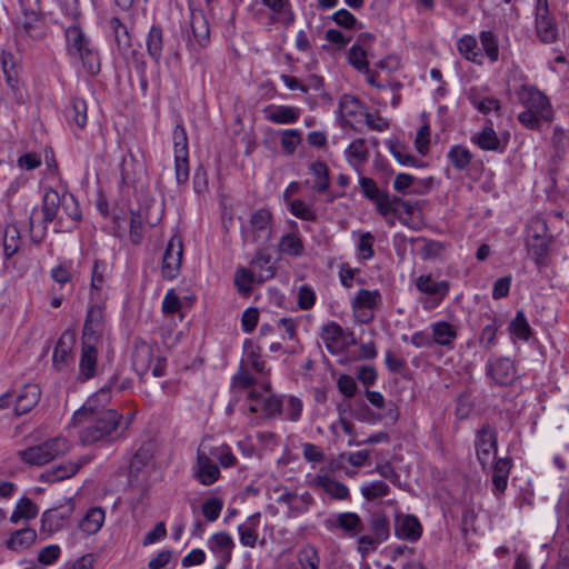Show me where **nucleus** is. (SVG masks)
<instances>
[{"mask_svg":"<svg viewBox=\"0 0 569 569\" xmlns=\"http://www.w3.org/2000/svg\"><path fill=\"white\" fill-rule=\"evenodd\" d=\"M59 204H61L64 213L74 222H79L82 219V212L77 199L69 193H64L62 197L54 190L46 192L43 197L42 206V223L43 229H47L48 223L52 222L58 213Z\"/></svg>","mask_w":569,"mask_h":569,"instance_id":"7","label":"nucleus"},{"mask_svg":"<svg viewBox=\"0 0 569 569\" xmlns=\"http://www.w3.org/2000/svg\"><path fill=\"white\" fill-rule=\"evenodd\" d=\"M243 366L252 369L261 377L269 376L270 370L267 368L266 361L262 359L260 347L256 346L251 340L247 339L243 342Z\"/></svg>","mask_w":569,"mask_h":569,"instance_id":"32","label":"nucleus"},{"mask_svg":"<svg viewBox=\"0 0 569 569\" xmlns=\"http://www.w3.org/2000/svg\"><path fill=\"white\" fill-rule=\"evenodd\" d=\"M249 400H256V403L250 405L249 409L251 412H258L260 410L259 406L261 405V410L268 418H272L282 413V396L259 397L257 392L251 391L249 393Z\"/></svg>","mask_w":569,"mask_h":569,"instance_id":"31","label":"nucleus"},{"mask_svg":"<svg viewBox=\"0 0 569 569\" xmlns=\"http://www.w3.org/2000/svg\"><path fill=\"white\" fill-rule=\"evenodd\" d=\"M547 223L541 218H533L528 224L527 252L539 268L546 264L549 252L550 240L547 236Z\"/></svg>","mask_w":569,"mask_h":569,"instance_id":"8","label":"nucleus"},{"mask_svg":"<svg viewBox=\"0 0 569 569\" xmlns=\"http://www.w3.org/2000/svg\"><path fill=\"white\" fill-rule=\"evenodd\" d=\"M348 162L356 169L366 163L369 159L370 152L367 148V142L362 138L353 140L345 151Z\"/></svg>","mask_w":569,"mask_h":569,"instance_id":"44","label":"nucleus"},{"mask_svg":"<svg viewBox=\"0 0 569 569\" xmlns=\"http://www.w3.org/2000/svg\"><path fill=\"white\" fill-rule=\"evenodd\" d=\"M267 121L274 124H292L296 123L300 116L301 109L287 104H269L262 110Z\"/></svg>","mask_w":569,"mask_h":569,"instance_id":"23","label":"nucleus"},{"mask_svg":"<svg viewBox=\"0 0 569 569\" xmlns=\"http://www.w3.org/2000/svg\"><path fill=\"white\" fill-rule=\"evenodd\" d=\"M86 416V419L77 423H71L72 427H82L79 432V439L82 445L89 446L98 441H110L117 432L122 415L117 410H102L100 413Z\"/></svg>","mask_w":569,"mask_h":569,"instance_id":"2","label":"nucleus"},{"mask_svg":"<svg viewBox=\"0 0 569 569\" xmlns=\"http://www.w3.org/2000/svg\"><path fill=\"white\" fill-rule=\"evenodd\" d=\"M258 281L256 273L246 267H238L234 272L233 283L241 296H249L253 283Z\"/></svg>","mask_w":569,"mask_h":569,"instance_id":"50","label":"nucleus"},{"mask_svg":"<svg viewBox=\"0 0 569 569\" xmlns=\"http://www.w3.org/2000/svg\"><path fill=\"white\" fill-rule=\"evenodd\" d=\"M69 451L70 442L67 438L59 436L50 438L39 445L19 450L17 456L22 462L39 467L67 455Z\"/></svg>","mask_w":569,"mask_h":569,"instance_id":"4","label":"nucleus"},{"mask_svg":"<svg viewBox=\"0 0 569 569\" xmlns=\"http://www.w3.org/2000/svg\"><path fill=\"white\" fill-rule=\"evenodd\" d=\"M339 110L345 121L350 126L353 120L365 114V109L360 100L350 94H343L340 98Z\"/></svg>","mask_w":569,"mask_h":569,"instance_id":"46","label":"nucleus"},{"mask_svg":"<svg viewBox=\"0 0 569 569\" xmlns=\"http://www.w3.org/2000/svg\"><path fill=\"white\" fill-rule=\"evenodd\" d=\"M419 241L421 242L419 254L422 260L440 259L446 251V244L440 241L426 238H421Z\"/></svg>","mask_w":569,"mask_h":569,"instance_id":"56","label":"nucleus"},{"mask_svg":"<svg viewBox=\"0 0 569 569\" xmlns=\"http://www.w3.org/2000/svg\"><path fill=\"white\" fill-rule=\"evenodd\" d=\"M183 253L182 241L173 236L167 243L161 266V274L164 279L173 280L180 273Z\"/></svg>","mask_w":569,"mask_h":569,"instance_id":"14","label":"nucleus"},{"mask_svg":"<svg viewBox=\"0 0 569 569\" xmlns=\"http://www.w3.org/2000/svg\"><path fill=\"white\" fill-rule=\"evenodd\" d=\"M64 36L69 57L80 61L89 74H97L100 71L99 53L91 46L90 39L84 34L79 24L72 23L66 28Z\"/></svg>","mask_w":569,"mask_h":569,"instance_id":"3","label":"nucleus"},{"mask_svg":"<svg viewBox=\"0 0 569 569\" xmlns=\"http://www.w3.org/2000/svg\"><path fill=\"white\" fill-rule=\"evenodd\" d=\"M395 535L399 539L416 542L422 535V526L416 516L399 513L395 519Z\"/></svg>","mask_w":569,"mask_h":569,"instance_id":"22","label":"nucleus"},{"mask_svg":"<svg viewBox=\"0 0 569 569\" xmlns=\"http://www.w3.org/2000/svg\"><path fill=\"white\" fill-rule=\"evenodd\" d=\"M472 159V152L462 144H453L447 152L448 162L459 172L468 170Z\"/></svg>","mask_w":569,"mask_h":569,"instance_id":"43","label":"nucleus"},{"mask_svg":"<svg viewBox=\"0 0 569 569\" xmlns=\"http://www.w3.org/2000/svg\"><path fill=\"white\" fill-rule=\"evenodd\" d=\"M433 343L448 350L455 348L458 338V327L448 321H436L430 325Z\"/></svg>","mask_w":569,"mask_h":569,"instance_id":"29","label":"nucleus"},{"mask_svg":"<svg viewBox=\"0 0 569 569\" xmlns=\"http://www.w3.org/2000/svg\"><path fill=\"white\" fill-rule=\"evenodd\" d=\"M193 475L201 485L210 486L220 478V469L210 453L207 455L201 449H198Z\"/></svg>","mask_w":569,"mask_h":569,"instance_id":"18","label":"nucleus"},{"mask_svg":"<svg viewBox=\"0 0 569 569\" xmlns=\"http://www.w3.org/2000/svg\"><path fill=\"white\" fill-rule=\"evenodd\" d=\"M96 343L81 341L78 379L82 382L96 376L98 359Z\"/></svg>","mask_w":569,"mask_h":569,"instance_id":"24","label":"nucleus"},{"mask_svg":"<svg viewBox=\"0 0 569 569\" xmlns=\"http://www.w3.org/2000/svg\"><path fill=\"white\" fill-rule=\"evenodd\" d=\"M381 293L379 290L360 289L350 300V307L355 320L359 323L367 325L375 318V309L381 302Z\"/></svg>","mask_w":569,"mask_h":569,"instance_id":"9","label":"nucleus"},{"mask_svg":"<svg viewBox=\"0 0 569 569\" xmlns=\"http://www.w3.org/2000/svg\"><path fill=\"white\" fill-rule=\"evenodd\" d=\"M73 511L74 503L72 499H68L64 505L44 511L41 517L43 531L52 533L61 530L68 523Z\"/></svg>","mask_w":569,"mask_h":569,"instance_id":"17","label":"nucleus"},{"mask_svg":"<svg viewBox=\"0 0 569 569\" xmlns=\"http://www.w3.org/2000/svg\"><path fill=\"white\" fill-rule=\"evenodd\" d=\"M479 325L481 327L478 336L479 346L485 350H490L498 345L497 332L502 326V321L492 312H485L479 316Z\"/></svg>","mask_w":569,"mask_h":569,"instance_id":"19","label":"nucleus"},{"mask_svg":"<svg viewBox=\"0 0 569 569\" xmlns=\"http://www.w3.org/2000/svg\"><path fill=\"white\" fill-rule=\"evenodd\" d=\"M174 171L178 184H184L189 179V148L186 129L177 124L172 131Z\"/></svg>","mask_w":569,"mask_h":569,"instance_id":"10","label":"nucleus"},{"mask_svg":"<svg viewBox=\"0 0 569 569\" xmlns=\"http://www.w3.org/2000/svg\"><path fill=\"white\" fill-rule=\"evenodd\" d=\"M88 460L86 458H81L78 461H66L58 466L52 467L51 469L47 470L42 478L47 481L56 482L61 481L64 479H68L72 476H74L79 469L87 463Z\"/></svg>","mask_w":569,"mask_h":569,"instance_id":"40","label":"nucleus"},{"mask_svg":"<svg viewBox=\"0 0 569 569\" xmlns=\"http://www.w3.org/2000/svg\"><path fill=\"white\" fill-rule=\"evenodd\" d=\"M106 511L101 507H92L79 521L77 529L70 535L69 543L76 546L80 540L96 535L103 526Z\"/></svg>","mask_w":569,"mask_h":569,"instance_id":"12","label":"nucleus"},{"mask_svg":"<svg viewBox=\"0 0 569 569\" xmlns=\"http://www.w3.org/2000/svg\"><path fill=\"white\" fill-rule=\"evenodd\" d=\"M67 117L69 122L83 129L87 124V102L81 98H74Z\"/></svg>","mask_w":569,"mask_h":569,"instance_id":"61","label":"nucleus"},{"mask_svg":"<svg viewBox=\"0 0 569 569\" xmlns=\"http://www.w3.org/2000/svg\"><path fill=\"white\" fill-rule=\"evenodd\" d=\"M22 244L20 231L16 224H7L2 236L3 256L12 258Z\"/></svg>","mask_w":569,"mask_h":569,"instance_id":"47","label":"nucleus"},{"mask_svg":"<svg viewBox=\"0 0 569 569\" xmlns=\"http://www.w3.org/2000/svg\"><path fill=\"white\" fill-rule=\"evenodd\" d=\"M313 485L337 500H346L350 496L349 489L345 483L337 481L327 475L316 476Z\"/></svg>","mask_w":569,"mask_h":569,"instance_id":"41","label":"nucleus"},{"mask_svg":"<svg viewBox=\"0 0 569 569\" xmlns=\"http://www.w3.org/2000/svg\"><path fill=\"white\" fill-rule=\"evenodd\" d=\"M108 279V264L102 260H96L91 271L90 295L91 299H98L99 292L104 288Z\"/></svg>","mask_w":569,"mask_h":569,"instance_id":"48","label":"nucleus"},{"mask_svg":"<svg viewBox=\"0 0 569 569\" xmlns=\"http://www.w3.org/2000/svg\"><path fill=\"white\" fill-rule=\"evenodd\" d=\"M37 537V531L30 527L14 530L6 541V547L11 551L20 552L31 547Z\"/></svg>","mask_w":569,"mask_h":569,"instance_id":"42","label":"nucleus"},{"mask_svg":"<svg viewBox=\"0 0 569 569\" xmlns=\"http://www.w3.org/2000/svg\"><path fill=\"white\" fill-rule=\"evenodd\" d=\"M260 512H256L238 526L239 541L242 546L254 548L259 538Z\"/></svg>","mask_w":569,"mask_h":569,"instance_id":"39","label":"nucleus"},{"mask_svg":"<svg viewBox=\"0 0 569 569\" xmlns=\"http://www.w3.org/2000/svg\"><path fill=\"white\" fill-rule=\"evenodd\" d=\"M511 468L512 459L509 457L499 458L493 461L491 482L493 486L492 493L496 497H500L505 493Z\"/></svg>","mask_w":569,"mask_h":569,"instance_id":"30","label":"nucleus"},{"mask_svg":"<svg viewBox=\"0 0 569 569\" xmlns=\"http://www.w3.org/2000/svg\"><path fill=\"white\" fill-rule=\"evenodd\" d=\"M536 31L539 39L545 43H552L557 39V26L549 12L547 0H537Z\"/></svg>","mask_w":569,"mask_h":569,"instance_id":"16","label":"nucleus"},{"mask_svg":"<svg viewBox=\"0 0 569 569\" xmlns=\"http://www.w3.org/2000/svg\"><path fill=\"white\" fill-rule=\"evenodd\" d=\"M509 331L517 339L528 341L532 335L530 325L522 310H518L515 318L509 323Z\"/></svg>","mask_w":569,"mask_h":569,"instance_id":"54","label":"nucleus"},{"mask_svg":"<svg viewBox=\"0 0 569 569\" xmlns=\"http://www.w3.org/2000/svg\"><path fill=\"white\" fill-rule=\"evenodd\" d=\"M388 149L393 158L401 164L406 167L419 168L422 166L421 161L417 159L409 152V149L406 144L400 141L389 140L387 142Z\"/></svg>","mask_w":569,"mask_h":569,"instance_id":"49","label":"nucleus"},{"mask_svg":"<svg viewBox=\"0 0 569 569\" xmlns=\"http://www.w3.org/2000/svg\"><path fill=\"white\" fill-rule=\"evenodd\" d=\"M457 49L466 60L477 64L482 63L483 57L476 37L470 34L462 36L457 42Z\"/></svg>","mask_w":569,"mask_h":569,"instance_id":"45","label":"nucleus"},{"mask_svg":"<svg viewBox=\"0 0 569 569\" xmlns=\"http://www.w3.org/2000/svg\"><path fill=\"white\" fill-rule=\"evenodd\" d=\"M468 98L473 108L483 114L500 110V101L493 97H480L475 91H471Z\"/></svg>","mask_w":569,"mask_h":569,"instance_id":"58","label":"nucleus"},{"mask_svg":"<svg viewBox=\"0 0 569 569\" xmlns=\"http://www.w3.org/2000/svg\"><path fill=\"white\" fill-rule=\"evenodd\" d=\"M208 548L213 553H218L224 562H229L234 548V541L229 532L220 531L209 538Z\"/></svg>","mask_w":569,"mask_h":569,"instance_id":"38","label":"nucleus"},{"mask_svg":"<svg viewBox=\"0 0 569 569\" xmlns=\"http://www.w3.org/2000/svg\"><path fill=\"white\" fill-rule=\"evenodd\" d=\"M109 28L111 29L114 40L121 50H128L131 47V37L128 28L117 17L109 20Z\"/></svg>","mask_w":569,"mask_h":569,"instance_id":"57","label":"nucleus"},{"mask_svg":"<svg viewBox=\"0 0 569 569\" xmlns=\"http://www.w3.org/2000/svg\"><path fill=\"white\" fill-rule=\"evenodd\" d=\"M288 209L292 216L300 220L315 222L318 219L315 207L301 199L291 200L288 204Z\"/></svg>","mask_w":569,"mask_h":569,"instance_id":"52","label":"nucleus"},{"mask_svg":"<svg viewBox=\"0 0 569 569\" xmlns=\"http://www.w3.org/2000/svg\"><path fill=\"white\" fill-rule=\"evenodd\" d=\"M348 61L358 71H368L369 62L367 49L360 43L352 44L348 52Z\"/></svg>","mask_w":569,"mask_h":569,"instance_id":"62","label":"nucleus"},{"mask_svg":"<svg viewBox=\"0 0 569 569\" xmlns=\"http://www.w3.org/2000/svg\"><path fill=\"white\" fill-rule=\"evenodd\" d=\"M272 13V19L288 27L295 22L296 16L289 0H261Z\"/></svg>","mask_w":569,"mask_h":569,"instance_id":"37","label":"nucleus"},{"mask_svg":"<svg viewBox=\"0 0 569 569\" xmlns=\"http://www.w3.org/2000/svg\"><path fill=\"white\" fill-rule=\"evenodd\" d=\"M243 242L264 247L272 237V213L269 209L261 208L253 211L247 223L241 226Z\"/></svg>","mask_w":569,"mask_h":569,"instance_id":"5","label":"nucleus"},{"mask_svg":"<svg viewBox=\"0 0 569 569\" xmlns=\"http://www.w3.org/2000/svg\"><path fill=\"white\" fill-rule=\"evenodd\" d=\"M315 503V499L309 491L297 495L292 505L288 508V518H296L309 511Z\"/></svg>","mask_w":569,"mask_h":569,"instance_id":"60","label":"nucleus"},{"mask_svg":"<svg viewBox=\"0 0 569 569\" xmlns=\"http://www.w3.org/2000/svg\"><path fill=\"white\" fill-rule=\"evenodd\" d=\"M486 372L499 386H508L516 379L515 365L507 357H490L486 365Z\"/></svg>","mask_w":569,"mask_h":569,"instance_id":"15","label":"nucleus"},{"mask_svg":"<svg viewBox=\"0 0 569 569\" xmlns=\"http://www.w3.org/2000/svg\"><path fill=\"white\" fill-rule=\"evenodd\" d=\"M103 310L98 303L89 307L82 330L81 341L98 342L103 332Z\"/></svg>","mask_w":569,"mask_h":569,"instance_id":"21","label":"nucleus"},{"mask_svg":"<svg viewBox=\"0 0 569 569\" xmlns=\"http://www.w3.org/2000/svg\"><path fill=\"white\" fill-rule=\"evenodd\" d=\"M300 569H319L320 557L317 547L307 543L296 555Z\"/></svg>","mask_w":569,"mask_h":569,"instance_id":"51","label":"nucleus"},{"mask_svg":"<svg viewBox=\"0 0 569 569\" xmlns=\"http://www.w3.org/2000/svg\"><path fill=\"white\" fill-rule=\"evenodd\" d=\"M477 459L482 468L488 467L498 450L497 432L489 425L482 426L476 435L475 440Z\"/></svg>","mask_w":569,"mask_h":569,"instance_id":"13","label":"nucleus"},{"mask_svg":"<svg viewBox=\"0 0 569 569\" xmlns=\"http://www.w3.org/2000/svg\"><path fill=\"white\" fill-rule=\"evenodd\" d=\"M41 390L36 383H27L19 389L14 399V412L17 416L30 412L39 402Z\"/></svg>","mask_w":569,"mask_h":569,"instance_id":"25","label":"nucleus"},{"mask_svg":"<svg viewBox=\"0 0 569 569\" xmlns=\"http://www.w3.org/2000/svg\"><path fill=\"white\" fill-rule=\"evenodd\" d=\"M166 47L164 30L160 24H152L146 36V50L156 66H160Z\"/></svg>","mask_w":569,"mask_h":569,"instance_id":"28","label":"nucleus"},{"mask_svg":"<svg viewBox=\"0 0 569 569\" xmlns=\"http://www.w3.org/2000/svg\"><path fill=\"white\" fill-rule=\"evenodd\" d=\"M320 337L331 355H339L356 343L353 331L345 330L335 321H329L321 327Z\"/></svg>","mask_w":569,"mask_h":569,"instance_id":"11","label":"nucleus"},{"mask_svg":"<svg viewBox=\"0 0 569 569\" xmlns=\"http://www.w3.org/2000/svg\"><path fill=\"white\" fill-rule=\"evenodd\" d=\"M415 287L420 293V302L426 311L438 308L450 291V282L436 280L431 273H422L415 280Z\"/></svg>","mask_w":569,"mask_h":569,"instance_id":"6","label":"nucleus"},{"mask_svg":"<svg viewBox=\"0 0 569 569\" xmlns=\"http://www.w3.org/2000/svg\"><path fill=\"white\" fill-rule=\"evenodd\" d=\"M270 262V254L264 251L263 247H259L250 261L258 282H264L276 276V268Z\"/></svg>","mask_w":569,"mask_h":569,"instance_id":"35","label":"nucleus"},{"mask_svg":"<svg viewBox=\"0 0 569 569\" xmlns=\"http://www.w3.org/2000/svg\"><path fill=\"white\" fill-rule=\"evenodd\" d=\"M481 47L491 62L499 59V43L497 36L489 30H483L479 34Z\"/></svg>","mask_w":569,"mask_h":569,"instance_id":"59","label":"nucleus"},{"mask_svg":"<svg viewBox=\"0 0 569 569\" xmlns=\"http://www.w3.org/2000/svg\"><path fill=\"white\" fill-rule=\"evenodd\" d=\"M153 361V348L151 345L138 340L134 342L132 351V368L139 375L147 373Z\"/></svg>","mask_w":569,"mask_h":569,"instance_id":"34","label":"nucleus"},{"mask_svg":"<svg viewBox=\"0 0 569 569\" xmlns=\"http://www.w3.org/2000/svg\"><path fill=\"white\" fill-rule=\"evenodd\" d=\"M471 141L485 151L503 152L506 148L498 138L491 120L486 121V126L471 138Z\"/></svg>","mask_w":569,"mask_h":569,"instance_id":"33","label":"nucleus"},{"mask_svg":"<svg viewBox=\"0 0 569 569\" xmlns=\"http://www.w3.org/2000/svg\"><path fill=\"white\" fill-rule=\"evenodd\" d=\"M325 525L328 529L340 528L346 535L355 537L362 532L363 522L356 512H340L335 519H327Z\"/></svg>","mask_w":569,"mask_h":569,"instance_id":"26","label":"nucleus"},{"mask_svg":"<svg viewBox=\"0 0 569 569\" xmlns=\"http://www.w3.org/2000/svg\"><path fill=\"white\" fill-rule=\"evenodd\" d=\"M38 512L37 505L30 498L23 497L18 501L10 517V521L17 523L21 519H33L37 517Z\"/></svg>","mask_w":569,"mask_h":569,"instance_id":"53","label":"nucleus"},{"mask_svg":"<svg viewBox=\"0 0 569 569\" xmlns=\"http://www.w3.org/2000/svg\"><path fill=\"white\" fill-rule=\"evenodd\" d=\"M291 231L283 234L279 241V251L292 258H299L305 253V244L298 229V223L289 221Z\"/></svg>","mask_w":569,"mask_h":569,"instance_id":"27","label":"nucleus"},{"mask_svg":"<svg viewBox=\"0 0 569 569\" xmlns=\"http://www.w3.org/2000/svg\"><path fill=\"white\" fill-rule=\"evenodd\" d=\"M359 184L363 197L375 204L378 212H380L381 209L387 208L388 192L380 189L373 179L360 177Z\"/></svg>","mask_w":569,"mask_h":569,"instance_id":"36","label":"nucleus"},{"mask_svg":"<svg viewBox=\"0 0 569 569\" xmlns=\"http://www.w3.org/2000/svg\"><path fill=\"white\" fill-rule=\"evenodd\" d=\"M310 172L315 176L313 189L325 192L330 184L328 166L322 161H315L309 166Z\"/></svg>","mask_w":569,"mask_h":569,"instance_id":"55","label":"nucleus"},{"mask_svg":"<svg viewBox=\"0 0 569 569\" xmlns=\"http://www.w3.org/2000/svg\"><path fill=\"white\" fill-rule=\"evenodd\" d=\"M517 97L525 110L518 114V121L527 129L538 130L541 122H551L553 110L549 98L533 86L523 84Z\"/></svg>","mask_w":569,"mask_h":569,"instance_id":"1","label":"nucleus"},{"mask_svg":"<svg viewBox=\"0 0 569 569\" xmlns=\"http://www.w3.org/2000/svg\"><path fill=\"white\" fill-rule=\"evenodd\" d=\"M370 529L377 540L385 542L390 535L389 520L385 515L376 513L370 518Z\"/></svg>","mask_w":569,"mask_h":569,"instance_id":"64","label":"nucleus"},{"mask_svg":"<svg viewBox=\"0 0 569 569\" xmlns=\"http://www.w3.org/2000/svg\"><path fill=\"white\" fill-rule=\"evenodd\" d=\"M111 399V389L109 387H103L99 389L96 393L90 396L83 406L78 409L72 418L71 423H77L81 421V419H86V416L100 413L102 410H107L106 406L109 403Z\"/></svg>","mask_w":569,"mask_h":569,"instance_id":"20","label":"nucleus"},{"mask_svg":"<svg viewBox=\"0 0 569 569\" xmlns=\"http://www.w3.org/2000/svg\"><path fill=\"white\" fill-rule=\"evenodd\" d=\"M390 491L389 486L382 480L366 482L361 487V495L367 500H375L386 497Z\"/></svg>","mask_w":569,"mask_h":569,"instance_id":"63","label":"nucleus"}]
</instances>
